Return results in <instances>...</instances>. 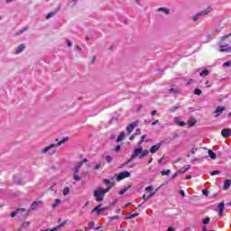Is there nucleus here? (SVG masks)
<instances>
[{"label": "nucleus", "instance_id": "obj_58", "mask_svg": "<svg viewBox=\"0 0 231 231\" xmlns=\"http://www.w3.org/2000/svg\"><path fill=\"white\" fill-rule=\"evenodd\" d=\"M143 199H144V201H148L149 199H147L146 195H143Z\"/></svg>", "mask_w": 231, "mask_h": 231}, {"label": "nucleus", "instance_id": "obj_43", "mask_svg": "<svg viewBox=\"0 0 231 231\" xmlns=\"http://www.w3.org/2000/svg\"><path fill=\"white\" fill-rule=\"evenodd\" d=\"M231 66V61L229 60V61H226V62H225L224 64H223V67L224 68H228V67H230Z\"/></svg>", "mask_w": 231, "mask_h": 231}, {"label": "nucleus", "instance_id": "obj_29", "mask_svg": "<svg viewBox=\"0 0 231 231\" xmlns=\"http://www.w3.org/2000/svg\"><path fill=\"white\" fill-rule=\"evenodd\" d=\"M103 181H104V183H105L106 185H107V187H111V189H113L114 184H113V182H111V180H107V179H105Z\"/></svg>", "mask_w": 231, "mask_h": 231}, {"label": "nucleus", "instance_id": "obj_27", "mask_svg": "<svg viewBox=\"0 0 231 231\" xmlns=\"http://www.w3.org/2000/svg\"><path fill=\"white\" fill-rule=\"evenodd\" d=\"M150 150H143V148H142V153H141V158H145V156L149 155Z\"/></svg>", "mask_w": 231, "mask_h": 231}, {"label": "nucleus", "instance_id": "obj_49", "mask_svg": "<svg viewBox=\"0 0 231 231\" xmlns=\"http://www.w3.org/2000/svg\"><path fill=\"white\" fill-rule=\"evenodd\" d=\"M178 174H180L178 171L175 172V173L171 176V180H176V178H178Z\"/></svg>", "mask_w": 231, "mask_h": 231}, {"label": "nucleus", "instance_id": "obj_53", "mask_svg": "<svg viewBox=\"0 0 231 231\" xmlns=\"http://www.w3.org/2000/svg\"><path fill=\"white\" fill-rule=\"evenodd\" d=\"M136 134H132V135L130 136V140H131V141L134 140V138H136Z\"/></svg>", "mask_w": 231, "mask_h": 231}, {"label": "nucleus", "instance_id": "obj_39", "mask_svg": "<svg viewBox=\"0 0 231 231\" xmlns=\"http://www.w3.org/2000/svg\"><path fill=\"white\" fill-rule=\"evenodd\" d=\"M145 136H146V135H143V136L141 137V140H140L139 143H138V145H139V146L142 145V143H143V142H145Z\"/></svg>", "mask_w": 231, "mask_h": 231}, {"label": "nucleus", "instance_id": "obj_55", "mask_svg": "<svg viewBox=\"0 0 231 231\" xmlns=\"http://www.w3.org/2000/svg\"><path fill=\"white\" fill-rule=\"evenodd\" d=\"M202 193L204 194V196H208V191L207 189H203Z\"/></svg>", "mask_w": 231, "mask_h": 231}, {"label": "nucleus", "instance_id": "obj_60", "mask_svg": "<svg viewBox=\"0 0 231 231\" xmlns=\"http://www.w3.org/2000/svg\"><path fill=\"white\" fill-rule=\"evenodd\" d=\"M170 93H176V89L171 88V89H170Z\"/></svg>", "mask_w": 231, "mask_h": 231}, {"label": "nucleus", "instance_id": "obj_11", "mask_svg": "<svg viewBox=\"0 0 231 231\" xmlns=\"http://www.w3.org/2000/svg\"><path fill=\"white\" fill-rule=\"evenodd\" d=\"M26 50V45L24 43L20 44L15 50H14V55H19L20 53H23Z\"/></svg>", "mask_w": 231, "mask_h": 231}, {"label": "nucleus", "instance_id": "obj_6", "mask_svg": "<svg viewBox=\"0 0 231 231\" xmlns=\"http://www.w3.org/2000/svg\"><path fill=\"white\" fill-rule=\"evenodd\" d=\"M125 178H131V172L129 171H122L116 175V180L122 181V180H125Z\"/></svg>", "mask_w": 231, "mask_h": 231}, {"label": "nucleus", "instance_id": "obj_16", "mask_svg": "<svg viewBox=\"0 0 231 231\" xmlns=\"http://www.w3.org/2000/svg\"><path fill=\"white\" fill-rule=\"evenodd\" d=\"M174 123L177 125H180V127H184V125H187V123L181 121L180 119V117H175L174 118Z\"/></svg>", "mask_w": 231, "mask_h": 231}, {"label": "nucleus", "instance_id": "obj_2", "mask_svg": "<svg viewBox=\"0 0 231 231\" xmlns=\"http://www.w3.org/2000/svg\"><path fill=\"white\" fill-rule=\"evenodd\" d=\"M111 190V186H108L107 188H97V189L94 190V198L96 199V201L97 203H100V201H104V197L107 192Z\"/></svg>", "mask_w": 231, "mask_h": 231}, {"label": "nucleus", "instance_id": "obj_23", "mask_svg": "<svg viewBox=\"0 0 231 231\" xmlns=\"http://www.w3.org/2000/svg\"><path fill=\"white\" fill-rule=\"evenodd\" d=\"M123 140H125V133L121 132L120 134L118 135L116 142H122Z\"/></svg>", "mask_w": 231, "mask_h": 231}, {"label": "nucleus", "instance_id": "obj_63", "mask_svg": "<svg viewBox=\"0 0 231 231\" xmlns=\"http://www.w3.org/2000/svg\"><path fill=\"white\" fill-rule=\"evenodd\" d=\"M192 82H194V79H189V81L188 82V84H192Z\"/></svg>", "mask_w": 231, "mask_h": 231}, {"label": "nucleus", "instance_id": "obj_42", "mask_svg": "<svg viewBox=\"0 0 231 231\" xmlns=\"http://www.w3.org/2000/svg\"><path fill=\"white\" fill-rule=\"evenodd\" d=\"M217 174H221V171H213L211 172V176H217Z\"/></svg>", "mask_w": 231, "mask_h": 231}, {"label": "nucleus", "instance_id": "obj_22", "mask_svg": "<svg viewBox=\"0 0 231 231\" xmlns=\"http://www.w3.org/2000/svg\"><path fill=\"white\" fill-rule=\"evenodd\" d=\"M60 203H62V200H60L59 199H56L54 200V203L51 205V208H57L60 205Z\"/></svg>", "mask_w": 231, "mask_h": 231}, {"label": "nucleus", "instance_id": "obj_59", "mask_svg": "<svg viewBox=\"0 0 231 231\" xmlns=\"http://www.w3.org/2000/svg\"><path fill=\"white\" fill-rule=\"evenodd\" d=\"M185 180H192V176L191 175H188V176H186Z\"/></svg>", "mask_w": 231, "mask_h": 231}, {"label": "nucleus", "instance_id": "obj_52", "mask_svg": "<svg viewBox=\"0 0 231 231\" xmlns=\"http://www.w3.org/2000/svg\"><path fill=\"white\" fill-rule=\"evenodd\" d=\"M121 149V146L120 145H117L115 147L114 151H116V152H118V151H120Z\"/></svg>", "mask_w": 231, "mask_h": 231}, {"label": "nucleus", "instance_id": "obj_18", "mask_svg": "<svg viewBox=\"0 0 231 231\" xmlns=\"http://www.w3.org/2000/svg\"><path fill=\"white\" fill-rule=\"evenodd\" d=\"M189 169H190V165H187L186 167L180 168L177 172L179 174H185V172H187V171H189Z\"/></svg>", "mask_w": 231, "mask_h": 231}, {"label": "nucleus", "instance_id": "obj_5", "mask_svg": "<svg viewBox=\"0 0 231 231\" xmlns=\"http://www.w3.org/2000/svg\"><path fill=\"white\" fill-rule=\"evenodd\" d=\"M210 12H212V8L208 7L204 11L199 12L197 14L193 15L191 19L192 21H194V23H196L197 21H199V17H202V15H207V14H210Z\"/></svg>", "mask_w": 231, "mask_h": 231}, {"label": "nucleus", "instance_id": "obj_30", "mask_svg": "<svg viewBox=\"0 0 231 231\" xmlns=\"http://www.w3.org/2000/svg\"><path fill=\"white\" fill-rule=\"evenodd\" d=\"M209 73L208 69H204L200 72V77H207Z\"/></svg>", "mask_w": 231, "mask_h": 231}, {"label": "nucleus", "instance_id": "obj_25", "mask_svg": "<svg viewBox=\"0 0 231 231\" xmlns=\"http://www.w3.org/2000/svg\"><path fill=\"white\" fill-rule=\"evenodd\" d=\"M208 154L209 158H211V160H216V158L217 156L216 154V152H214L212 150H208Z\"/></svg>", "mask_w": 231, "mask_h": 231}, {"label": "nucleus", "instance_id": "obj_10", "mask_svg": "<svg viewBox=\"0 0 231 231\" xmlns=\"http://www.w3.org/2000/svg\"><path fill=\"white\" fill-rule=\"evenodd\" d=\"M136 125H138V123H136V122H133V123L129 124L126 127V133H128V134H131V133H133V131H134V128L136 127Z\"/></svg>", "mask_w": 231, "mask_h": 231}, {"label": "nucleus", "instance_id": "obj_31", "mask_svg": "<svg viewBox=\"0 0 231 231\" xmlns=\"http://www.w3.org/2000/svg\"><path fill=\"white\" fill-rule=\"evenodd\" d=\"M131 189V186L125 187L123 189L119 191V194L122 196L126 190H129Z\"/></svg>", "mask_w": 231, "mask_h": 231}, {"label": "nucleus", "instance_id": "obj_37", "mask_svg": "<svg viewBox=\"0 0 231 231\" xmlns=\"http://www.w3.org/2000/svg\"><path fill=\"white\" fill-rule=\"evenodd\" d=\"M202 223L204 225H208L210 223V218L207 217V218L202 219Z\"/></svg>", "mask_w": 231, "mask_h": 231}, {"label": "nucleus", "instance_id": "obj_4", "mask_svg": "<svg viewBox=\"0 0 231 231\" xmlns=\"http://www.w3.org/2000/svg\"><path fill=\"white\" fill-rule=\"evenodd\" d=\"M135 158L142 159V146H139L138 148H134L130 159L128 160V163H131Z\"/></svg>", "mask_w": 231, "mask_h": 231}, {"label": "nucleus", "instance_id": "obj_15", "mask_svg": "<svg viewBox=\"0 0 231 231\" xmlns=\"http://www.w3.org/2000/svg\"><path fill=\"white\" fill-rule=\"evenodd\" d=\"M174 123L177 125H180V127H184V125H187V123L181 121L180 119V117H175L174 118Z\"/></svg>", "mask_w": 231, "mask_h": 231}, {"label": "nucleus", "instance_id": "obj_47", "mask_svg": "<svg viewBox=\"0 0 231 231\" xmlns=\"http://www.w3.org/2000/svg\"><path fill=\"white\" fill-rule=\"evenodd\" d=\"M145 190H146L147 192H152V186H148V187H146V188H145Z\"/></svg>", "mask_w": 231, "mask_h": 231}, {"label": "nucleus", "instance_id": "obj_9", "mask_svg": "<svg viewBox=\"0 0 231 231\" xmlns=\"http://www.w3.org/2000/svg\"><path fill=\"white\" fill-rule=\"evenodd\" d=\"M162 145H163V143H158L155 145L152 146L150 148V152L151 154H154V152H158V151H160V147H162Z\"/></svg>", "mask_w": 231, "mask_h": 231}, {"label": "nucleus", "instance_id": "obj_28", "mask_svg": "<svg viewBox=\"0 0 231 231\" xmlns=\"http://www.w3.org/2000/svg\"><path fill=\"white\" fill-rule=\"evenodd\" d=\"M140 216L138 213L131 214L129 213V216L125 217V219H134V217H138Z\"/></svg>", "mask_w": 231, "mask_h": 231}, {"label": "nucleus", "instance_id": "obj_54", "mask_svg": "<svg viewBox=\"0 0 231 231\" xmlns=\"http://www.w3.org/2000/svg\"><path fill=\"white\" fill-rule=\"evenodd\" d=\"M67 44H68L69 48H71L73 46V43H71L69 42V40H67Z\"/></svg>", "mask_w": 231, "mask_h": 231}, {"label": "nucleus", "instance_id": "obj_40", "mask_svg": "<svg viewBox=\"0 0 231 231\" xmlns=\"http://www.w3.org/2000/svg\"><path fill=\"white\" fill-rule=\"evenodd\" d=\"M55 183L52 185V186H51L50 187V189H49V190H52V192H54V194H57V190H56V189H55Z\"/></svg>", "mask_w": 231, "mask_h": 231}, {"label": "nucleus", "instance_id": "obj_41", "mask_svg": "<svg viewBox=\"0 0 231 231\" xmlns=\"http://www.w3.org/2000/svg\"><path fill=\"white\" fill-rule=\"evenodd\" d=\"M156 194V191H151L150 194L147 196V199H151Z\"/></svg>", "mask_w": 231, "mask_h": 231}, {"label": "nucleus", "instance_id": "obj_62", "mask_svg": "<svg viewBox=\"0 0 231 231\" xmlns=\"http://www.w3.org/2000/svg\"><path fill=\"white\" fill-rule=\"evenodd\" d=\"M14 0H5V3L10 4L13 3Z\"/></svg>", "mask_w": 231, "mask_h": 231}, {"label": "nucleus", "instance_id": "obj_35", "mask_svg": "<svg viewBox=\"0 0 231 231\" xmlns=\"http://www.w3.org/2000/svg\"><path fill=\"white\" fill-rule=\"evenodd\" d=\"M105 160H106V162L107 163H111V162H113V157L107 155V156L105 157Z\"/></svg>", "mask_w": 231, "mask_h": 231}, {"label": "nucleus", "instance_id": "obj_20", "mask_svg": "<svg viewBox=\"0 0 231 231\" xmlns=\"http://www.w3.org/2000/svg\"><path fill=\"white\" fill-rule=\"evenodd\" d=\"M231 186V180H226L224 182V190H228Z\"/></svg>", "mask_w": 231, "mask_h": 231}, {"label": "nucleus", "instance_id": "obj_50", "mask_svg": "<svg viewBox=\"0 0 231 231\" xmlns=\"http://www.w3.org/2000/svg\"><path fill=\"white\" fill-rule=\"evenodd\" d=\"M100 167H102V164L101 163H97V164H96L95 169L97 171H98V169H100Z\"/></svg>", "mask_w": 231, "mask_h": 231}, {"label": "nucleus", "instance_id": "obj_13", "mask_svg": "<svg viewBox=\"0 0 231 231\" xmlns=\"http://www.w3.org/2000/svg\"><path fill=\"white\" fill-rule=\"evenodd\" d=\"M221 134L223 138H229V136H231V129L230 128L222 129Z\"/></svg>", "mask_w": 231, "mask_h": 231}, {"label": "nucleus", "instance_id": "obj_3", "mask_svg": "<svg viewBox=\"0 0 231 231\" xmlns=\"http://www.w3.org/2000/svg\"><path fill=\"white\" fill-rule=\"evenodd\" d=\"M231 36V33L225 35L221 38L220 40V48H219V51L220 52H226V53H231V46L228 44H225V40L228 39V37Z\"/></svg>", "mask_w": 231, "mask_h": 231}, {"label": "nucleus", "instance_id": "obj_24", "mask_svg": "<svg viewBox=\"0 0 231 231\" xmlns=\"http://www.w3.org/2000/svg\"><path fill=\"white\" fill-rule=\"evenodd\" d=\"M70 192L71 189H69V187H65L62 190L63 196H69Z\"/></svg>", "mask_w": 231, "mask_h": 231}, {"label": "nucleus", "instance_id": "obj_57", "mask_svg": "<svg viewBox=\"0 0 231 231\" xmlns=\"http://www.w3.org/2000/svg\"><path fill=\"white\" fill-rule=\"evenodd\" d=\"M180 194L182 198H185V191H183L182 189L180 191Z\"/></svg>", "mask_w": 231, "mask_h": 231}, {"label": "nucleus", "instance_id": "obj_64", "mask_svg": "<svg viewBox=\"0 0 231 231\" xmlns=\"http://www.w3.org/2000/svg\"><path fill=\"white\" fill-rule=\"evenodd\" d=\"M167 231H174L172 227H169Z\"/></svg>", "mask_w": 231, "mask_h": 231}, {"label": "nucleus", "instance_id": "obj_38", "mask_svg": "<svg viewBox=\"0 0 231 231\" xmlns=\"http://www.w3.org/2000/svg\"><path fill=\"white\" fill-rule=\"evenodd\" d=\"M55 12H51V13H49L48 14H47V16H46V19H51V17H53V15H55Z\"/></svg>", "mask_w": 231, "mask_h": 231}, {"label": "nucleus", "instance_id": "obj_51", "mask_svg": "<svg viewBox=\"0 0 231 231\" xmlns=\"http://www.w3.org/2000/svg\"><path fill=\"white\" fill-rule=\"evenodd\" d=\"M151 115H152V116H156V115H158V111L153 110V111H152Z\"/></svg>", "mask_w": 231, "mask_h": 231}, {"label": "nucleus", "instance_id": "obj_14", "mask_svg": "<svg viewBox=\"0 0 231 231\" xmlns=\"http://www.w3.org/2000/svg\"><path fill=\"white\" fill-rule=\"evenodd\" d=\"M225 109H226L225 106L217 107L214 112L215 117L217 118V116L223 115V112L225 111Z\"/></svg>", "mask_w": 231, "mask_h": 231}, {"label": "nucleus", "instance_id": "obj_19", "mask_svg": "<svg viewBox=\"0 0 231 231\" xmlns=\"http://www.w3.org/2000/svg\"><path fill=\"white\" fill-rule=\"evenodd\" d=\"M157 12H162V14H165V15H169L171 14V11L164 7L158 8Z\"/></svg>", "mask_w": 231, "mask_h": 231}, {"label": "nucleus", "instance_id": "obj_46", "mask_svg": "<svg viewBox=\"0 0 231 231\" xmlns=\"http://www.w3.org/2000/svg\"><path fill=\"white\" fill-rule=\"evenodd\" d=\"M180 109V106H173L171 108V113H174L175 111H178Z\"/></svg>", "mask_w": 231, "mask_h": 231}, {"label": "nucleus", "instance_id": "obj_21", "mask_svg": "<svg viewBox=\"0 0 231 231\" xmlns=\"http://www.w3.org/2000/svg\"><path fill=\"white\" fill-rule=\"evenodd\" d=\"M66 221H63L62 223H60L59 226L51 228L52 231H57V230H60V228H62V226H66Z\"/></svg>", "mask_w": 231, "mask_h": 231}, {"label": "nucleus", "instance_id": "obj_34", "mask_svg": "<svg viewBox=\"0 0 231 231\" xmlns=\"http://www.w3.org/2000/svg\"><path fill=\"white\" fill-rule=\"evenodd\" d=\"M88 226L90 230L95 228V221L88 222Z\"/></svg>", "mask_w": 231, "mask_h": 231}, {"label": "nucleus", "instance_id": "obj_26", "mask_svg": "<svg viewBox=\"0 0 231 231\" xmlns=\"http://www.w3.org/2000/svg\"><path fill=\"white\" fill-rule=\"evenodd\" d=\"M218 210H219L220 216H223V210H225V202H221L218 205Z\"/></svg>", "mask_w": 231, "mask_h": 231}, {"label": "nucleus", "instance_id": "obj_12", "mask_svg": "<svg viewBox=\"0 0 231 231\" xmlns=\"http://www.w3.org/2000/svg\"><path fill=\"white\" fill-rule=\"evenodd\" d=\"M21 212H24V216H28V213L26 212L25 208H18L14 212L11 213V217H15V216H19Z\"/></svg>", "mask_w": 231, "mask_h": 231}, {"label": "nucleus", "instance_id": "obj_45", "mask_svg": "<svg viewBox=\"0 0 231 231\" xmlns=\"http://www.w3.org/2000/svg\"><path fill=\"white\" fill-rule=\"evenodd\" d=\"M30 225H31L30 221H27V222H23V226H24V228H28Z\"/></svg>", "mask_w": 231, "mask_h": 231}, {"label": "nucleus", "instance_id": "obj_7", "mask_svg": "<svg viewBox=\"0 0 231 231\" xmlns=\"http://www.w3.org/2000/svg\"><path fill=\"white\" fill-rule=\"evenodd\" d=\"M102 204H99L97 207L94 208L92 212H96L97 214V216H100V214H102V212H106V210H107V207L106 208H101Z\"/></svg>", "mask_w": 231, "mask_h": 231}, {"label": "nucleus", "instance_id": "obj_32", "mask_svg": "<svg viewBox=\"0 0 231 231\" xmlns=\"http://www.w3.org/2000/svg\"><path fill=\"white\" fill-rule=\"evenodd\" d=\"M73 180L75 181H80V176L79 175V173H73Z\"/></svg>", "mask_w": 231, "mask_h": 231}, {"label": "nucleus", "instance_id": "obj_1", "mask_svg": "<svg viewBox=\"0 0 231 231\" xmlns=\"http://www.w3.org/2000/svg\"><path fill=\"white\" fill-rule=\"evenodd\" d=\"M68 137H64L61 141L57 143H51L49 146L44 147L40 151V154H47L48 156H53V154H57V147H60L62 143H66L68 142Z\"/></svg>", "mask_w": 231, "mask_h": 231}, {"label": "nucleus", "instance_id": "obj_36", "mask_svg": "<svg viewBox=\"0 0 231 231\" xmlns=\"http://www.w3.org/2000/svg\"><path fill=\"white\" fill-rule=\"evenodd\" d=\"M187 125L189 127H194V125H196V121H188Z\"/></svg>", "mask_w": 231, "mask_h": 231}, {"label": "nucleus", "instance_id": "obj_44", "mask_svg": "<svg viewBox=\"0 0 231 231\" xmlns=\"http://www.w3.org/2000/svg\"><path fill=\"white\" fill-rule=\"evenodd\" d=\"M194 94L195 95H201V89H199V88H196L195 90H194Z\"/></svg>", "mask_w": 231, "mask_h": 231}, {"label": "nucleus", "instance_id": "obj_8", "mask_svg": "<svg viewBox=\"0 0 231 231\" xmlns=\"http://www.w3.org/2000/svg\"><path fill=\"white\" fill-rule=\"evenodd\" d=\"M86 162H88V159H85L84 161L78 162V164L73 170V174H79V172H80V169L82 168V165H84Z\"/></svg>", "mask_w": 231, "mask_h": 231}, {"label": "nucleus", "instance_id": "obj_17", "mask_svg": "<svg viewBox=\"0 0 231 231\" xmlns=\"http://www.w3.org/2000/svg\"><path fill=\"white\" fill-rule=\"evenodd\" d=\"M40 205H42V201L41 200L32 202V204L31 205L30 210H35V208L40 207Z\"/></svg>", "mask_w": 231, "mask_h": 231}, {"label": "nucleus", "instance_id": "obj_61", "mask_svg": "<svg viewBox=\"0 0 231 231\" xmlns=\"http://www.w3.org/2000/svg\"><path fill=\"white\" fill-rule=\"evenodd\" d=\"M125 207L127 208V207H131V202H128L125 205Z\"/></svg>", "mask_w": 231, "mask_h": 231}, {"label": "nucleus", "instance_id": "obj_33", "mask_svg": "<svg viewBox=\"0 0 231 231\" xmlns=\"http://www.w3.org/2000/svg\"><path fill=\"white\" fill-rule=\"evenodd\" d=\"M161 174L162 176H169V174H171V170L162 171Z\"/></svg>", "mask_w": 231, "mask_h": 231}, {"label": "nucleus", "instance_id": "obj_56", "mask_svg": "<svg viewBox=\"0 0 231 231\" xmlns=\"http://www.w3.org/2000/svg\"><path fill=\"white\" fill-rule=\"evenodd\" d=\"M157 124H160V120H155L154 122L152 123V125H156Z\"/></svg>", "mask_w": 231, "mask_h": 231}, {"label": "nucleus", "instance_id": "obj_48", "mask_svg": "<svg viewBox=\"0 0 231 231\" xmlns=\"http://www.w3.org/2000/svg\"><path fill=\"white\" fill-rule=\"evenodd\" d=\"M115 219H120L119 216H114L110 217V221H115Z\"/></svg>", "mask_w": 231, "mask_h": 231}]
</instances>
